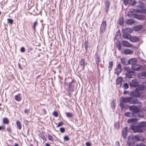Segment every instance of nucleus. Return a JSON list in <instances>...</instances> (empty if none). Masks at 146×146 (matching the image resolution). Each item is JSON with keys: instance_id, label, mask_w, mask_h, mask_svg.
<instances>
[{"instance_id": "1", "label": "nucleus", "mask_w": 146, "mask_h": 146, "mask_svg": "<svg viewBox=\"0 0 146 146\" xmlns=\"http://www.w3.org/2000/svg\"><path fill=\"white\" fill-rule=\"evenodd\" d=\"M138 100L137 98H133L131 97H122L121 98L119 106L122 109L124 107V103H129V104H136L138 102Z\"/></svg>"}, {"instance_id": "2", "label": "nucleus", "mask_w": 146, "mask_h": 146, "mask_svg": "<svg viewBox=\"0 0 146 146\" xmlns=\"http://www.w3.org/2000/svg\"><path fill=\"white\" fill-rule=\"evenodd\" d=\"M146 122H142L137 125H131L130 129L135 133H142L146 129Z\"/></svg>"}, {"instance_id": "3", "label": "nucleus", "mask_w": 146, "mask_h": 146, "mask_svg": "<svg viewBox=\"0 0 146 146\" xmlns=\"http://www.w3.org/2000/svg\"><path fill=\"white\" fill-rule=\"evenodd\" d=\"M146 86V82H143L142 86L136 88L135 91L131 92L130 95L134 97H140L142 96L143 91L144 90Z\"/></svg>"}, {"instance_id": "4", "label": "nucleus", "mask_w": 146, "mask_h": 146, "mask_svg": "<svg viewBox=\"0 0 146 146\" xmlns=\"http://www.w3.org/2000/svg\"><path fill=\"white\" fill-rule=\"evenodd\" d=\"M129 107L130 110L132 112L134 115V117L137 116V113H139L140 111V108L137 106L132 105Z\"/></svg>"}, {"instance_id": "5", "label": "nucleus", "mask_w": 146, "mask_h": 146, "mask_svg": "<svg viewBox=\"0 0 146 146\" xmlns=\"http://www.w3.org/2000/svg\"><path fill=\"white\" fill-rule=\"evenodd\" d=\"M132 3L131 5L133 7H136L137 8H140L144 7V5L143 2L135 1V0H131Z\"/></svg>"}, {"instance_id": "6", "label": "nucleus", "mask_w": 146, "mask_h": 146, "mask_svg": "<svg viewBox=\"0 0 146 146\" xmlns=\"http://www.w3.org/2000/svg\"><path fill=\"white\" fill-rule=\"evenodd\" d=\"M129 138L131 139L133 138L135 141H144L145 139L143 136L141 135H136L135 136H133L132 135H131L129 136Z\"/></svg>"}, {"instance_id": "7", "label": "nucleus", "mask_w": 146, "mask_h": 146, "mask_svg": "<svg viewBox=\"0 0 146 146\" xmlns=\"http://www.w3.org/2000/svg\"><path fill=\"white\" fill-rule=\"evenodd\" d=\"M126 75L127 78H133L136 76L137 74L135 72L131 70L129 72H126Z\"/></svg>"}, {"instance_id": "8", "label": "nucleus", "mask_w": 146, "mask_h": 146, "mask_svg": "<svg viewBox=\"0 0 146 146\" xmlns=\"http://www.w3.org/2000/svg\"><path fill=\"white\" fill-rule=\"evenodd\" d=\"M129 137V136L128 137L127 141V143L129 145V146H136L137 144L135 140L133 138L131 139Z\"/></svg>"}, {"instance_id": "9", "label": "nucleus", "mask_w": 146, "mask_h": 146, "mask_svg": "<svg viewBox=\"0 0 146 146\" xmlns=\"http://www.w3.org/2000/svg\"><path fill=\"white\" fill-rule=\"evenodd\" d=\"M106 26V21L102 22L100 29V33L102 34L105 31Z\"/></svg>"}, {"instance_id": "10", "label": "nucleus", "mask_w": 146, "mask_h": 146, "mask_svg": "<svg viewBox=\"0 0 146 146\" xmlns=\"http://www.w3.org/2000/svg\"><path fill=\"white\" fill-rule=\"evenodd\" d=\"M129 84L131 87H135L139 85V82L135 79L132 80L131 82H129Z\"/></svg>"}, {"instance_id": "11", "label": "nucleus", "mask_w": 146, "mask_h": 146, "mask_svg": "<svg viewBox=\"0 0 146 146\" xmlns=\"http://www.w3.org/2000/svg\"><path fill=\"white\" fill-rule=\"evenodd\" d=\"M110 5V2L109 0H106L105 2V9L106 13H107L109 10Z\"/></svg>"}, {"instance_id": "12", "label": "nucleus", "mask_w": 146, "mask_h": 146, "mask_svg": "<svg viewBox=\"0 0 146 146\" xmlns=\"http://www.w3.org/2000/svg\"><path fill=\"white\" fill-rule=\"evenodd\" d=\"M121 64H119L117 65L115 69V73L117 74V76H118L121 73Z\"/></svg>"}, {"instance_id": "13", "label": "nucleus", "mask_w": 146, "mask_h": 146, "mask_svg": "<svg viewBox=\"0 0 146 146\" xmlns=\"http://www.w3.org/2000/svg\"><path fill=\"white\" fill-rule=\"evenodd\" d=\"M135 18L139 20L143 21L145 19V17L143 15L135 14Z\"/></svg>"}, {"instance_id": "14", "label": "nucleus", "mask_w": 146, "mask_h": 146, "mask_svg": "<svg viewBox=\"0 0 146 146\" xmlns=\"http://www.w3.org/2000/svg\"><path fill=\"white\" fill-rule=\"evenodd\" d=\"M131 68L132 69L134 70L137 71L141 69V66L140 65L136 63L134 65H133L132 66H131Z\"/></svg>"}, {"instance_id": "15", "label": "nucleus", "mask_w": 146, "mask_h": 146, "mask_svg": "<svg viewBox=\"0 0 146 146\" xmlns=\"http://www.w3.org/2000/svg\"><path fill=\"white\" fill-rule=\"evenodd\" d=\"M87 64V63L85 61L84 59H82L80 60L79 64L81 66L83 69L85 67V65Z\"/></svg>"}, {"instance_id": "16", "label": "nucleus", "mask_w": 146, "mask_h": 146, "mask_svg": "<svg viewBox=\"0 0 146 146\" xmlns=\"http://www.w3.org/2000/svg\"><path fill=\"white\" fill-rule=\"evenodd\" d=\"M121 62L123 64L125 65L129 64V60H128L125 58H121Z\"/></svg>"}, {"instance_id": "17", "label": "nucleus", "mask_w": 146, "mask_h": 146, "mask_svg": "<svg viewBox=\"0 0 146 146\" xmlns=\"http://www.w3.org/2000/svg\"><path fill=\"white\" fill-rule=\"evenodd\" d=\"M127 133V127H125L123 129L122 133V136L124 139L126 137Z\"/></svg>"}, {"instance_id": "18", "label": "nucleus", "mask_w": 146, "mask_h": 146, "mask_svg": "<svg viewBox=\"0 0 146 146\" xmlns=\"http://www.w3.org/2000/svg\"><path fill=\"white\" fill-rule=\"evenodd\" d=\"M122 44L124 46L126 47H131L132 46L131 44L126 41H122Z\"/></svg>"}, {"instance_id": "19", "label": "nucleus", "mask_w": 146, "mask_h": 146, "mask_svg": "<svg viewBox=\"0 0 146 146\" xmlns=\"http://www.w3.org/2000/svg\"><path fill=\"white\" fill-rule=\"evenodd\" d=\"M139 38L136 36L131 37L130 41L133 42H136L139 41Z\"/></svg>"}, {"instance_id": "20", "label": "nucleus", "mask_w": 146, "mask_h": 146, "mask_svg": "<svg viewBox=\"0 0 146 146\" xmlns=\"http://www.w3.org/2000/svg\"><path fill=\"white\" fill-rule=\"evenodd\" d=\"M129 64H131V66H132L133 65H134L137 63V60L135 58H132L131 59L129 60Z\"/></svg>"}, {"instance_id": "21", "label": "nucleus", "mask_w": 146, "mask_h": 146, "mask_svg": "<svg viewBox=\"0 0 146 146\" xmlns=\"http://www.w3.org/2000/svg\"><path fill=\"white\" fill-rule=\"evenodd\" d=\"M137 120L138 119L136 118L129 119L127 121V123H128L135 124L137 122Z\"/></svg>"}, {"instance_id": "22", "label": "nucleus", "mask_w": 146, "mask_h": 146, "mask_svg": "<svg viewBox=\"0 0 146 146\" xmlns=\"http://www.w3.org/2000/svg\"><path fill=\"white\" fill-rule=\"evenodd\" d=\"M74 85L72 84V82H71L69 84L68 89L71 92H73L74 90Z\"/></svg>"}, {"instance_id": "23", "label": "nucleus", "mask_w": 146, "mask_h": 146, "mask_svg": "<svg viewBox=\"0 0 146 146\" xmlns=\"http://www.w3.org/2000/svg\"><path fill=\"white\" fill-rule=\"evenodd\" d=\"M138 76L140 78L143 79L146 76V72L139 73L138 74Z\"/></svg>"}, {"instance_id": "24", "label": "nucleus", "mask_w": 146, "mask_h": 146, "mask_svg": "<svg viewBox=\"0 0 146 146\" xmlns=\"http://www.w3.org/2000/svg\"><path fill=\"white\" fill-rule=\"evenodd\" d=\"M122 36L124 38L130 40L131 37V36L130 34L125 33H123L122 35Z\"/></svg>"}, {"instance_id": "25", "label": "nucleus", "mask_w": 146, "mask_h": 146, "mask_svg": "<svg viewBox=\"0 0 146 146\" xmlns=\"http://www.w3.org/2000/svg\"><path fill=\"white\" fill-rule=\"evenodd\" d=\"M135 22V21L132 19H127L125 23L126 25H131Z\"/></svg>"}, {"instance_id": "26", "label": "nucleus", "mask_w": 146, "mask_h": 146, "mask_svg": "<svg viewBox=\"0 0 146 146\" xmlns=\"http://www.w3.org/2000/svg\"><path fill=\"white\" fill-rule=\"evenodd\" d=\"M21 94H19L17 95H15V99L17 101H20L21 100Z\"/></svg>"}, {"instance_id": "27", "label": "nucleus", "mask_w": 146, "mask_h": 146, "mask_svg": "<svg viewBox=\"0 0 146 146\" xmlns=\"http://www.w3.org/2000/svg\"><path fill=\"white\" fill-rule=\"evenodd\" d=\"M125 115L127 117H134V115L133 114V113L132 112L131 113L129 112H125Z\"/></svg>"}, {"instance_id": "28", "label": "nucleus", "mask_w": 146, "mask_h": 146, "mask_svg": "<svg viewBox=\"0 0 146 146\" xmlns=\"http://www.w3.org/2000/svg\"><path fill=\"white\" fill-rule=\"evenodd\" d=\"M123 79L121 77H119L116 80V83L117 85H121V83Z\"/></svg>"}, {"instance_id": "29", "label": "nucleus", "mask_w": 146, "mask_h": 146, "mask_svg": "<svg viewBox=\"0 0 146 146\" xmlns=\"http://www.w3.org/2000/svg\"><path fill=\"white\" fill-rule=\"evenodd\" d=\"M124 53L126 54H131L133 53V51L130 49H126L124 50Z\"/></svg>"}, {"instance_id": "30", "label": "nucleus", "mask_w": 146, "mask_h": 146, "mask_svg": "<svg viewBox=\"0 0 146 146\" xmlns=\"http://www.w3.org/2000/svg\"><path fill=\"white\" fill-rule=\"evenodd\" d=\"M113 64V62L112 61H110L109 63V66L108 70L109 72L111 70Z\"/></svg>"}, {"instance_id": "31", "label": "nucleus", "mask_w": 146, "mask_h": 146, "mask_svg": "<svg viewBox=\"0 0 146 146\" xmlns=\"http://www.w3.org/2000/svg\"><path fill=\"white\" fill-rule=\"evenodd\" d=\"M142 27H143L141 25H137L134 27V29L136 31H138L141 30Z\"/></svg>"}, {"instance_id": "32", "label": "nucleus", "mask_w": 146, "mask_h": 146, "mask_svg": "<svg viewBox=\"0 0 146 146\" xmlns=\"http://www.w3.org/2000/svg\"><path fill=\"white\" fill-rule=\"evenodd\" d=\"M135 14L133 11H131L128 12L127 13V15L129 17H135Z\"/></svg>"}, {"instance_id": "33", "label": "nucleus", "mask_w": 146, "mask_h": 146, "mask_svg": "<svg viewBox=\"0 0 146 146\" xmlns=\"http://www.w3.org/2000/svg\"><path fill=\"white\" fill-rule=\"evenodd\" d=\"M16 124L19 129H21L22 128V125L20 122L19 121L17 120L16 121Z\"/></svg>"}, {"instance_id": "34", "label": "nucleus", "mask_w": 146, "mask_h": 146, "mask_svg": "<svg viewBox=\"0 0 146 146\" xmlns=\"http://www.w3.org/2000/svg\"><path fill=\"white\" fill-rule=\"evenodd\" d=\"M66 117L68 118H72L74 116L73 114L70 112L66 113Z\"/></svg>"}, {"instance_id": "35", "label": "nucleus", "mask_w": 146, "mask_h": 146, "mask_svg": "<svg viewBox=\"0 0 146 146\" xmlns=\"http://www.w3.org/2000/svg\"><path fill=\"white\" fill-rule=\"evenodd\" d=\"M9 119L7 117H5L3 119V123L5 124H8L9 123Z\"/></svg>"}, {"instance_id": "36", "label": "nucleus", "mask_w": 146, "mask_h": 146, "mask_svg": "<svg viewBox=\"0 0 146 146\" xmlns=\"http://www.w3.org/2000/svg\"><path fill=\"white\" fill-rule=\"evenodd\" d=\"M137 12H139L141 13L146 14V9H143L141 10H137Z\"/></svg>"}, {"instance_id": "37", "label": "nucleus", "mask_w": 146, "mask_h": 146, "mask_svg": "<svg viewBox=\"0 0 146 146\" xmlns=\"http://www.w3.org/2000/svg\"><path fill=\"white\" fill-rule=\"evenodd\" d=\"M96 62L97 66H98L100 62V58L99 57L97 56L96 57Z\"/></svg>"}, {"instance_id": "38", "label": "nucleus", "mask_w": 146, "mask_h": 146, "mask_svg": "<svg viewBox=\"0 0 146 146\" xmlns=\"http://www.w3.org/2000/svg\"><path fill=\"white\" fill-rule=\"evenodd\" d=\"M132 3V2L131 1V0H128V1L125 0L124 1V3L125 5H127L128 3L131 5Z\"/></svg>"}, {"instance_id": "39", "label": "nucleus", "mask_w": 146, "mask_h": 146, "mask_svg": "<svg viewBox=\"0 0 146 146\" xmlns=\"http://www.w3.org/2000/svg\"><path fill=\"white\" fill-rule=\"evenodd\" d=\"M7 130L8 132L11 133H12V129L11 127L10 126H9L7 128Z\"/></svg>"}, {"instance_id": "40", "label": "nucleus", "mask_w": 146, "mask_h": 146, "mask_svg": "<svg viewBox=\"0 0 146 146\" xmlns=\"http://www.w3.org/2000/svg\"><path fill=\"white\" fill-rule=\"evenodd\" d=\"M84 46L86 49L87 50L89 46V43L88 41H85L84 43Z\"/></svg>"}, {"instance_id": "41", "label": "nucleus", "mask_w": 146, "mask_h": 146, "mask_svg": "<svg viewBox=\"0 0 146 146\" xmlns=\"http://www.w3.org/2000/svg\"><path fill=\"white\" fill-rule=\"evenodd\" d=\"M123 87L125 89H127L129 88V85L127 83H125L123 84Z\"/></svg>"}, {"instance_id": "42", "label": "nucleus", "mask_w": 146, "mask_h": 146, "mask_svg": "<svg viewBox=\"0 0 146 146\" xmlns=\"http://www.w3.org/2000/svg\"><path fill=\"white\" fill-rule=\"evenodd\" d=\"M115 106V102L114 100H113L112 101L111 104V107L112 108H114Z\"/></svg>"}, {"instance_id": "43", "label": "nucleus", "mask_w": 146, "mask_h": 146, "mask_svg": "<svg viewBox=\"0 0 146 146\" xmlns=\"http://www.w3.org/2000/svg\"><path fill=\"white\" fill-rule=\"evenodd\" d=\"M120 31L119 30H118L116 33V37H118V38H119L120 36Z\"/></svg>"}, {"instance_id": "44", "label": "nucleus", "mask_w": 146, "mask_h": 146, "mask_svg": "<svg viewBox=\"0 0 146 146\" xmlns=\"http://www.w3.org/2000/svg\"><path fill=\"white\" fill-rule=\"evenodd\" d=\"M64 141H68L70 138L68 136L66 135L64 137Z\"/></svg>"}, {"instance_id": "45", "label": "nucleus", "mask_w": 146, "mask_h": 146, "mask_svg": "<svg viewBox=\"0 0 146 146\" xmlns=\"http://www.w3.org/2000/svg\"><path fill=\"white\" fill-rule=\"evenodd\" d=\"M37 25V23L36 21H35L32 27V28L35 31V27Z\"/></svg>"}, {"instance_id": "46", "label": "nucleus", "mask_w": 146, "mask_h": 146, "mask_svg": "<svg viewBox=\"0 0 146 146\" xmlns=\"http://www.w3.org/2000/svg\"><path fill=\"white\" fill-rule=\"evenodd\" d=\"M124 22L123 20L122 19H120L119 20V23L120 25H122L123 24Z\"/></svg>"}, {"instance_id": "47", "label": "nucleus", "mask_w": 146, "mask_h": 146, "mask_svg": "<svg viewBox=\"0 0 146 146\" xmlns=\"http://www.w3.org/2000/svg\"><path fill=\"white\" fill-rule=\"evenodd\" d=\"M7 21L8 23H10L11 24H12L13 22V20L10 19H7Z\"/></svg>"}, {"instance_id": "48", "label": "nucleus", "mask_w": 146, "mask_h": 146, "mask_svg": "<svg viewBox=\"0 0 146 146\" xmlns=\"http://www.w3.org/2000/svg\"><path fill=\"white\" fill-rule=\"evenodd\" d=\"M124 69L126 71V72H128L130 71L131 70V69H130L129 67H126L124 68Z\"/></svg>"}, {"instance_id": "49", "label": "nucleus", "mask_w": 146, "mask_h": 146, "mask_svg": "<svg viewBox=\"0 0 146 146\" xmlns=\"http://www.w3.org/2000/svg\"><path fill=\"white\" fill-rule=\"evenodd\" d=\"M53 115L55 117H57L58 116V113L56 111H54L53 113Z\"/></svg>"}, {"instance_id": "50", "label": "nucleus", "mask_w": 146, "mask_h": 146, "mask_svg": "<svg viewBox=\"0 0 146 146\" xmlns=\"http://www.w3.org/2000/svg\"><path fill=\"white\" fill-rule=\"evenodd\" d=\"M63 124V123L62 121L59 122L58 123V124L56 126V127H59L60 126H62Z\"/></svg>"}, {"instance_id": "51", "label": "nucleus", "mask_w": 146, "mask_h": 146, "mask_svg": "<svg viewBox=\"0 0 146 146\" xmlns=\"http://www.w3.org/2000/svg\"><path fill=\"white\" fill-rule=\"evenodd\" d=\"M60 131L62 133H64L65 131V129L63 127H61L60 129Z\"/></svg>"}, {"instance_id": "52", "label": "nucleus", "mask_w": 146, "mask_h": 146, "mask_svg": "<svg viewBox=\"0 0 146 146\" xmlns=\"http://www.w3.org/2000/svg\"><path fill=\"white\" fill-rule=\"evenodd\" d=\"M136 146H145V144L143 143H140L139 144H137Z\"/></svg>"}, {"instance_id": "53", "label": "nucleus", "mask_w": 146, "mask_h": 146, "mask_svg": "<svg viewBox=\"0 0 146 146\" xmlns=\"http://www.w3.org/2000/svg\"><path fill=\"white\" fill-rule=\"evenodd\" d=\"M114 127L116 129H118L119 127L118 123H116L114 124Z\"/></svg>"}, {"instance_id": "54", "label": "nucleus", "mask_w": 146, "mask_h": 146, "mask_svg": "<svg viewBox=\"0 0 146 146\" xmlns=\"http://www.w3.org/2000/svg\"><path fill=\"white\" fill-rule=\"evenodd\" d=\"M48 139L49 140H51V141H53V138H52V136H51L50 135H48Z\"/></svg>"}, {"instance_id": "55", "label": "nucleus", "mask_w": 146, "mask_h": 146, "mask_svg": "<svg viewBox=\"0 0 146 146\" xmlns=\"http://www.w3.org/2000/svg\"><path fill=\"white\" fill-rule=\"evenodd\" d=\"M25 48L23 47H22L20 49V51L21 52H24L25 51Z\"/></svg>"}, {"instance_id": "56", "label": "nucleus", "mask_w": 146, "mask_h": 146, "mask_svg": "<svg viewBox=\"0 0 146 146\" xmlns=\"http://www.w3.org/2000/svg\"><path fill=\"white\" fill-rule=\"evenodd\" d=\"M117 48L118 50L119 51L121 50V46L120 44L118 45Z\"/></svg>"}, {"instance_id": "57", "label": "nucleus", "mask_w": 146, "mask_h": 146, "mask_svg": "<svg viewBox=\"0 0 146 146\" xmlns=\"http://www.w3.org/2000/svg\"><path fill=\"white\" fill-rule=\"evenodd\" d=\"M115 146H120L119 142L118 141L116 142L115 144Z\"/></svg>"}, {"instance_id": "58", "label": "nucleus", "mask_w": 146, "mask_h": 146, "mask_svg": "<svg viewBox=\"0 0 146 146\" xmlns=\"http://www.w3.org/2000/svg\"><path fill=\"white\" fill-rule=\"evenodd\" d=\"M32 49H33L32 48H31V47H29L27 49L28 52H31L32 50Z\"/></svg>"}, {"instance_id": "59", "label": "nucleus", "mask_w": 146, "mask_h": 146, "mask_svg": "<svg viewBox=\"0 0 146 146\" xmlns=\"http://www.w3.org/2000/svg\"><path fill=\"white\" fill-rule=\"evenodd\" d=\"M86 145L87 146H91V144L89 142H87L86 143Z\"/></svg>"}, {"instance_id": "60", "label": "nucleus", "mask_w": 146, "mask_h": 146, "mask_svg": "<svg viewBox=\"0 0 146 146\" xmlns=\"http://www.w3.org/2000/svg\"><path fill=\"white\" fill-rule=\"evenodd\" d=\"M42 111L43 114H46V111L44 109H42Z\"/></svg>"}, {"instance_id": "61", "label": "nucleus", "mask_w": 146, "mask_h": 146, "mask_svg": "<svg viewBox=\"0 0 146 146\" xmlns=\"http://www.w3.org/2000/svg\"><path fill=\"white\" fill-rule=\"evenodd\" d=\"M128 93V92L126 90H124L123 92V94L124 95H126Z\"/></svg>"}, {"instance_id": "62", "label": "nucleus", "mask_w": 146, "mask_h": 146, "mask_svg": "<svg viewBox=\"0 0 146 146\" xmlns=\"http://www.w3.org/2000/svg\"><path fill=\"white\" fill-rule=\"evenodd\" d=\"M18 65H19V68L20 69H22L23 68H22L20 64L19 63V64H18Z\"/></svg>"}, {"instance_id": "63", "label": "nucleus", "mask_w": 146, "mask_h": 146, "mask_svg": "<svg viewBox=\"0 0 146 146\" xmlns=\"http://www.w3.org/2000/svg\"><path fill=\"white\" fill-rule=\"evenodd\" d=\"M46 146H50V145L48 143L46 144Z\"/></svg>"}, {"instance_id": "64", "label": "nucleus", "mask_w": 146, "mask_h": 146, "mask_svg": "<svg viewBox=\"0 0 146 146\" xmlns=\"http://www.w3.org/2000/svg\"><path fill=\"white\" fill-rule=\"evenodd\" d=\"M15 146H18V145L17 143L15 144Z\"/></svg>"}]
</instances>
